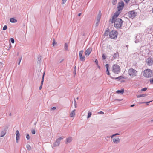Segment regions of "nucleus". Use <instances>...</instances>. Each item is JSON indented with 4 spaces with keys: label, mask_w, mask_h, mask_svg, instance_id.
<instances>
[{
    "label": "nucleus",
    "mask_w": 153,
    "mask_h": 153,
    "mask_svg": "<svg viewBox=\"0 0 153 153\" xmlns=\"http://www.w3.org/2000/svg\"><path fill=\"white\" fill-rule=\"evenodd\" d=\"M123 22L122 20L120 18L116 19L114 20L113 22L111 21V23H114V27L117 29H122V26Z\"/></svg>",
    "instance_id": "f257e3e1"
},
{
    "label": "nucleus",
    "mask_w": 153,
    "mask_h": 153,
    "mask_svg": "<svg viewBox=\"0 0 153 153\" xmlns=\"http://www.w3.org/2000/svg\"><path fill=\"white\" fill-rule=\"evenodd\" d=\"M143 74L146 77H151L153 75V71L149 69H147L143 71Z\"/></svg>",
    "instance_id": "f03ea898"
},
{
    "label": "nucleus",
    "mask_w": 153,
    "mask_h": 153,
    "mask_svg": "<svg viewBox=\"0 0 153 153\" xmlns=\"http://www.w3.org/2000/svg\"><path fill=\"white\" fill-rule=\"evenodd\" d=\"M112 70L115 74H118L120 72V66L117 64L113 65L112 67Z\"/></svg>",
    "instance_id": "7ed1b4c3"
},
{
    "label": "nucleus",
    "mask_w": 153,
    "mask_h": 153,
    "mask_svg": "<svg viewBox=\"0 0 153 153\" xmlns=\"http://www.w3.org/2000/svg\"><path fill=\"white\" fill-rule=\"evenodd\" d=\"M118 34V33L117 31L112 30L109 32V35L110 38L115 39L117 38Z\"/></svg>",
    "instance_id": "20e7f679"
},
{
    "label": "nucleus",
    "mask_w": 153,
    "mask_h": 153,
    "mask_svg": "<svg viewBox=\"0 0 153 153\" xmlns=\"http://www.w3.org/2000/svg\"><path fill=\"white\" fill-rule=\"evenodd\" d=\"M64 137H61L57 139L56 141L53 143V146L56 147L59 146L60 144L61 141L63 139Z\"/></svg>",
    "instance_id": "39448f33"
},
{
    "label": "nucleus",
    "mask_w": 153,
    "mask_h": 153,
    "mask_svg": "<svg viewBox=\"0 0 153 153\" xmlns=\"http://www.w3.org/2000/svg\"><path fill=\"white\" fill-rule=\"evenodd\" d=\"M137 12H135L134 10H132L128 12V16L129 18H133L137 16Z\"/></svg>",
    "instance_id": "423d86ee"
},
{
    "label": "nucleus",
    "mask_w": 153,
    "mask_h": 153,
    "mask_svg": "<svg viewBox=\"0 0 153 153\" xmlns=\"http://www.w3.org/2000/svg\"><path fill=\"white\" fill-rule=\"evenodd\" d=\"M125 5L123 1H121L118 3L117 6L118 10L119 11L121 12L123 8Z\"/></svg>",
    "instance_id": "0eeeda50"
},
{
    "label": "nucleus",
    "mask_w": 153,
    "mask_h": 153,
    "mask_svg": "<svg viewBox=\"0 0 153 153\" xmlns=\"http://www.w3.org/2000/svg\"><path fill=\"white\" fill-rule=\"evenodd\" d=\"M137 71L132 68H131L128 71V74L130 76H136Z\"/></svg>",
    "instance_id": "6e6552de"
},
{
    "label": "nucleus",
    "mask_w": 153,
    "mask_h": 153,
    "mask_svg": "<svg viewBox=\"0 0 153 153\" xmlns=\"http://www.w3.org/2000/svg\"><path fill=\"white\" fill-rule=\"evenodd\" d=\"M83 51L82 50L79 51V60L83 62L85 60V56H82Z\"/></svg>",
    "instance_id": "1a4fd4ad"
},
{
    "label": "nucleus",
    "mask_w": 153,
    "mask_h": 153,
    "mask_svg": "<svg viewBox=\"0 0 153 153\" xmlns=\"http://www.w3.org/2000/svg\"><path fill=\"white\" fill-rule=\"evenodd\" d=\"M121 12L119 11L118 10L115 12L112 16L111 20L112 22H113L114 20L116 19H117V18L118 16Z\"/></svg>",
    "instance_id": "9d476101"
},
{
    "label": "nucleus",
    "mask_w": 153,
    "mask_h": 153,
    "mask_svg": "<svg viewBox=\"0 0 153 153\" xmlns=\"http://www.w3.org/2000/svg\"><path fill=\"white\" fill-rule=\"evenodd\" d=\"M110 77L113 79L116 80L117 81H120L121 79H126L127 78L126 77L123 76H120L117 77H114L111 76H110Z\"/></svg>",
    "instance_id": "9b49d317"
},
{
    "label": "nucleus",
    "mask_w": 153,
    "mask_h": 153,
    "mask_svg": "<svg viewBox=\"0 0 153 153\" xmlns=\"http://www.w3.org/2000/svg\"><path fill=\"white\" fill-rule=\"evenodd\" d=\"M147 63L149 65H152L153 60L152 58L149 57L147 59Z\"/></svg>",
    "instance_id": "f8f14e48"
},
{
    "label": "nucleus",
    "mask_w": 153,
    "mask_h": 153,
    "mask_svg": "<svg viewBox=\"0 0 153 153\" xmlns=\"http://www.w3.org/2000/svg\"><path fill=\"white\" fill-rule=\"evenodd\" d=\"M20 134L18 130L16 131V142L17 143H18L19 140H20Z\"/></svg>",
    "instance_id": "ddd939ff"
},
{
    "label": "nucleus",
    "mask_w": 153,
    "mask_h": 153,
    "mask_svg": "<svg viewBox=\"0 0 153 153\" xmlns=\"http://www.w3.org/2000/svg\"><path fill=\"white\" fill-rule=\"evenodd\" d=\"M92 51V48H89L85 51V55L86 56H89Z\"/></svg>",
    "instance_id": "4468645a"
},
{
    "label": "nucleus",
    "mask_w": 153,
    "mask_h": 153,
    "mask_svg": "<svg viewBox=\"0 0 153 153\" xmlns=\"http://www.w3.org/2000/svg\"><path fill=\"white\" fill-rule=\"evenodd\" d=\"M72 140V138L71 137H69L68 138L66 139V140L65 141V143L67 144L71 142Z\"/></svg>",
    "instance_id": "2eb2a0df"
},
{
    "label": "nucleus",
    "mask_w": 153,
    "mask_h": 153,
    "mask_svg": "<svg viewBox=\"0 0 153 153\" xmlns=\"http://www.w3.org/2000/svg\"><path fill=\"white\" fill-rule=\"evenodd\" d=\"M124 90L123 88L121 89V90H118L116 91V93L117 94H123L124 92Z\"/></svg>",
    "instance_id": "dca6fc26"
},
{
    "label": "nucleus",
    "mask_w": 153,
    "mask_h": 153,
    "mask_svg": "<svg viewBox=\"0 0 153 153\" xmlns=\"http://www.w3.org/2000/svg\"><path fill=\"white\" fill-rule=\"evenodd\" d=\"M101 11L100 10L99 12V13L97 15V21H98V22H100L101 17Z\"/></svg>",
    "instance_id": "f3484780"
},
{
    "label": "nucleus",
    "mask_w": 153,
    "mask_h": 153,
    "mask_svg": "<svg viewBox=\"0 0 153 153\" xmlns=\"http://www.w3.org/2000/svg\"><path fill=\"white\" fill-rule=\"evenodd\" d=\"M113 141L114 143H118L120 141V140L119 138L117 139L114 138L113 139Z\"/></svg>",
    "instance_id": "a211bd4d"
},
{
    "label": "nucleus",
    "mask_w": 153,
    "mask_h": 153,
    "mask_svg": "<svg viewBox=\"0 0 153 153\" xmlns=\"http://www.w3.org/2000/svg\"><path fill=\"white\" fill-rule=\"evenodd\" d=\"M110 31V30L109 28H107L105 32L103 34V36H108V33Z\"/></svg>",
    "instance_id": "6ab92c4d"
},
{
    "label": "nucleus",
    "mask_w": 153,
    "mask_h": 153,
    "mask_svg": "<svg viewBox=\"0 0 153 153\" xmlns=\"http://www.w3.org/2000/svg\"><path fill=\"white\" fill-rule=\"evenodd\" d=\"M10 21L12 23H15L17 22V20L14 18H11L10 19Z\"/></svg>",
    "instance_id": "aec40b11"
},
{
    "label": "nucleus",
    "mask_w": 153,
    "mask_h": 153,
    "mask_svg": "<svg viewBox=\"0 0 153 153\" xmlns=\"http://www.w3.org/2000/svg\"><path fill=\"white\" fill-rule=\"evenodd\" d=\"M119 56V54L118 52L116 53H114L113 56V58L114 59H116L117 57Z\"/></svg>",
    "instance_id": "412c9836"
},
{
    "label": "nucleus",
    "mask_w": 153,
    "mask_h": 153,
    "mask_svg": "<svg viewBox=\"0 0 153 153\" xmlns=\"http://www.w3.org/2000/svg\"><path fill=\"white\" fill-rule=\"evenodd\" d=\"M45 73V71H44L43 74L42 76V80H41V85H43V82H44V78Z\"/></svg>",
    "instance_id": "4be33fe9"
},
{
    "label": "nucleus",
    "mask_w": 153,
    "mask_h": 153,
    "mask_svg": "<svg viewBox=\"0 0 153 153\" xmlns=\"http://www.w3.org/2000/svg\"><path fill=\"white\" fill-rule=\"evenodd\" d=\"M75 110L74 109L71 112L70 114V117H74V116L75 115Z\"/></svg>",
    "instance_id": "5701e85b"
},
{
    "label": "nucleus",
    "mask_w": 153,
    "mask_h": 153,
    "mask_svg": "<svg viewBox=\"0 0 153 153\" xmlns=\"http://www.w3.org/2000/svg\"><path fill=\"white\" fill-rule=\"evenodd\" d=\"M41 56H39V57H38V61L37 63L39 64H40L41 62Z\"/></svg>",
    "instance_id": "b1692460"
},
{
    "label": "nucleus",
    "mask_w": 153,
    "mask_h": 153,
    "mask_svg": "<svg viewBox=\"0 0 153 153\" xmlns=\"http://www.w3.org/2000/svg\"><path fill=\"white\" fill-rule=\"evenodd\" d=\"M147 95H148L147 94H141L138 95L137 96V98L143 97H145V96H147Z\"/></svg>",
    "instance_id": "393cba45"
},
{
    "label": "nucleus",
    "mask_w": 153,
    "mask_h": 153,
    "mask_svg": "<svg viewBox=\"0 0 153 153\" xmlns=\"http://www.w3.org/2000/svg\"><path fill=\"white\" fill-rule=\"evenodd\" d=\"M68 46L67 43H65V45H64L65 50L66 51H68Z\"/></svg>",
    "instance_id": "a878e982"
},
{
    "label": "nucleus",
    "mask_w": 153,
    "mask_h": 153,
    "mask_svg": "<svg viewBox=\"0 0 153 153\" xmlns=\"http://www.w3.org/2000/svg\"><path fill=\"white\" fill-rule=\"evenodd\" d=\"M152 101H153V100H152V101H148V102H140L139 103H140V104L146 103V105H149V103L151 102Z\"/></svg>",
    "instance_id": "bb28decb"
},
{
    "label": "nucleus",
    "mask_w": 153,
    "mask_h": 153,
    "mask_svg": "<svg viewBox=\"0 0 153 153\" xmlns=\"http://www.w3.org/2000/svg\"><path fill=\"white\" fill-rule=\"evenodd\" d=\"M76 71V66H75L74 67V72H73V74H74V77H75V76Z\"/></svg>",
    "instance_id": "cd10ccee"
},
{
    "label": "nucleus",
    "mask_w": 153,
    "mask_h": 153,
    "mask_svg": "<svg viewBox=\"0 0 153 153\" xmlns=\"http://www.w3.org/2000/svg\"><path fill=\"white\" fill-rule=\"evenodd\" d=\"M6 133V132L3 131L1 133L0 137H3L5 135Z\"/></svg>",
    "instance_id": "c85d7f7f"
},
{
    "label": "nucleus",
    "mask_w": 153,
    "mask_h": 153,
    "mask_svg": "<svg viewBox=\"0 0 153 153\" xmlns=\"http://www.w3.org/2000/svg\"><path fill=\"white\" fill-rule=\"evenodd\" d=\"M22 58V56H19V59L18 60V65H19L20 64Z\"/></svg>",
    "instance_id": "c756f323"
},
{
    "label": "nucleus",
    "mask_w": 153,
    "mask_h": 153,
    "mask_svg": "<svg viewBox=\"0 0 153 153\" xmlns=\"http://www.w3.org/2000/svg\"><path fill=\"white\" fill-rule=\"evenodd\" d=\"M92 115V113L91 112L89 111L88 113V114L87 117V118L88 119L90 118Z\"/></svg>",
    "instance_id": "7c9ffc66"
},
{
    "label": "nucleus",
    "mask_w": 153,
    "mask_h": 153,
    "mask_svg": "<svg viewBox=\"0 0 153 153\" xmlns=\"http://www.w3.org/2000/svg\"><path fill=\"white\" fill-rule=\"evenodd\" d=\"M117 2V0H112V3L113 5H114L116 4Z\"/></svg>",
    "instance_id": "2f4dec72"
},
{
    "label": "nucleus",
    "mask_w": 153,
    "mask_h": 153,
    "mask_svg": "<svg viewBox=\"0 0 153 153\" xmlns=\"http://www.w3.org/2000/svg\"><path fill=\"white\" fill-rule=\"evenodd\" d=\"M57 42L55 41V39L54 38L53 39V42L52 43V45L53 46H55V45H56Z\"/></svg>",
    "instance_id": "473e14b6"
},
{
    "label": "nucleus",
    "mask_w": 153,
    "mask_h": 153,
    "mask_svg": "<svg viewBox=\"0 0 153 153\" xmlns=\"http://www.w3.org/2000/svg\"><path fill=\"white\" fill-rule=\"evenodd\" d=\"M26 147L27 149L28 150H30L31 149V146L29 144H27V145Z\"/></svg>",
    "instance_id": "72a5a7b5"
},
{
    "label": "nucleus",
    "mask_w": 153,
    "mask_h": 153,
    "mask_svg": "<svg viewBox=\"0 0 153 153\" xmlns=\"http://www.w3.org/2000/svg\"><path fill=\"white\" fill-rule=\"evenodd\" d=\"M106 56L105 54H103L102 55V58L103 60H105L106 58Z\"/></svg>",
    "instance_id": "f704fd0d"
},
{
    "label": "nucleus",
    "mask_w": 153,
    "mask_h": 153,
    "mask_svg": "<svg viewBox=\"0 0 153 153\" xmlns=\"http://www.w3.org/2000/svg\"><path fill=\"white\" fill-rule=\"evenodd\" d=\"M109 66V65L108 64H106L105 65V67L106 68V70H109L110 68Z\"/></svg>",
    "instance_id": "c9c22d12"
},
{
    "label": "nucleus",
    "mask_w": 153,
    "mask_h": 153,
    "mask_svg": "<svg viewBox=\"0 0 153 153\" xmlns=\"http://www.w3.org/2000/svg\"><path fill=\"white\" fill-rule=\"evenodd\" d=\"M119 135V134L118 133H116L115 134H113L112 135H111L110 137H111V138H112L113 137L116 136L117 135Z\"/></svg>",
    "instance_id": "e433bc0d"
},
{
    "label": "nucleus",
    "mask_w": 153,
    "mask_h": 153,
    "mask_svg": "<svg viewBox=\"0 0 153 153\" xmlns=\"http://www.w3.org/2000/svg\"><path fill=\"white\" fill-rule=\"evenodd\" d=\"M150 84H153V78H150L149 79Z\"/></svg>",
    "instance_id": "4c0bfd02"
},
{
    "label": "nucleus",
    "mask_w": 153,
    "mask_h": 153,
    "mask_svg": "<svg viewBox=\"0 0 153 153\" xmlns=\"http://www.w3.org/2000/svg\"><path fill=\"white\" fill-rule=\"evenodd\" d=\"M26 138L27 140H29L30 139V136L28 133L26 134Z\"/></svg>",
    "instance_id": "58836bf2"
},
{
    "label": "nucleus",
    "mask_w": 153,
    "mask_h": 153,
    "mask_svg": "<svg viewBox=\"0 0 153 153\" xmlns=\"http://www.w3.org/2000/svg\"><path fill=\"white\" fill-rule=\"evenodd\" d=\"M10 41L12 43H14L15 42V40L14 38H10Z\"/></svg>",
    "instance_id": "ea45409f"
},
{
    "label": "nucleus",
    "mask_w": 153,
    "mask_h": 153,
    "mask_svg": "<svg viewBox=\"0 0 153 153\" xmlns=\"http://www.w3.org/2000/svg\"><path fill=\"white\" fill-rule=\"evenodd\" d=\"M147 89V88L146 87H145L142 88L141 89V91H145Z\"/></svg>",
    "instance_id": "a19ab883"
},
{
    "label": "nucleus",
    "mask_w": 153,
    "mask_h": 153,
    "mask_svg": "<svg viewBox=\"0 0 153 153\" xmlns=\"http://www.w3.org/2000/svg\"><path fill=\"white\" fill-rule=\"evenodd\" d=\"M7 26L6 25H5L4 26V27H3L2 30H7Z\"/></svg>",
    "instance_id": "79ce46f5"
},
{
    "label": "nucleus",
    "mask_w": 153,
    "mask_h": 153,
    "mask_svg": "<svg viewBox=\"0 0 153 153\" xmlns=\"http://www.w3.org/2000/svg\"><path fill=\"white\" fill-rule=\"evenodd\" d=\"M106 74H107L108 75H109V76H110V73L109 72V70H106Z\"/></svg>",
    "instance_id": "37998d69"
},
{
    "label": "nucleus",
    "mask_w": 153,
    "mask_h": 153,
    "mask_svg": "<svg viewBox=\"0 0 153 153\" xmlns=\"http://www.w3.org/2000/svg\"><path fill=\"white\" fill-rule=\"evenodd\" d=\"M9 45H10V46L9 47H8L7 48V49L8 50H9L11 48V44L10 42H9Z\"/></svg>",
    "instance_id": "c03bdc74"
},
{
    "label": "nucleus",
    "mask_w": 153,
    "mask_h": 153,
    "mask_svg": "<svg viewBox=\"0 0 153 153\" xmlns=\"http://www.w3.org/2000/svg\"><path fill=\"white\" fill-rule=\"evenodd\" d=\"M31 133L33 134H35L36 133V131L35 130H33L31 131Z\"/></svg>",
    "instance_id": "a18cd8bd"
},
{
    "label": "nucleus",
    "mask_w": 153,
    "mask_h": 153,
    "mask_svg": "<svg viewBox=\"0 0 153 153\" xmlns=\"http://www.w3.org/2000/svg\"><path fill=\"white\" fill-rule=\"evenodd\" d=\"M94 62L95 63L96 65L98 64V61L97 59H95L94 61Z\"/></svg>",
    "instance_id": "49530a36"
},
{
    "label": "nucleus",
    "mask_w": 153,
    "mask_h": 153,
    "mask_svg": "<svg viewBox=\"0 0 153 153\" xmlns=\"http://www.w3.org/2000/svg\"><path fill=\"white\" fill-rule=\"evenodd\" d=\"M130 0H124L125 3L128 4L129 3Z\"/></svg>",
    "instance_id": "de8ad7c7"
},
{
    "label": "nucleus",
    "mask_w": 153,
    "mask_h": 153,
    "mask_svg": "<svg viewBox=\"0 0 153 153\" xmlns=\"http://www.w3.org/2000/svg\"><path fill=\"white\" fill-rule=\"evenodd\" d=\"M66 0H62V4H64L65 3Z\"/></svg>",
    "instance_id": "09e8293b"
},
{
    "label": "nucleus",
    "mask_w": 153,
    "mask_h": 153,
    "mask_svg": "<svg viewBox=\"0 0 153 153\" xmlns=\"http://www.w3.org/2000/svg\"><path fill=\"white\" fill-rule=\"evenodd\" d=\"M100 22H98V21H97V22L95 24V27H97L98 26L99 23Z\"/></svg>",
    "instance_id": "8fccbe9b"
},
{
    "label": "nucleus",
    "mask_w": 153,
    "mask_h": 153,
    "mask_svg": "<svg viewBox=\"0 0 153 153\" xmlns=\"http://www.w3.org/2000/svg\"><path fill=\"white\" fill-rule=\"evenodd\" d=\"M56 109V108L55 107H52L51 109L52 110H54Z\"/></svg>",
    "instance_id": "3c124183"
},
{
    "label": "nucleus",
    "mask_w": 153,
    "mask_h": 153,
    "mask_svg": "<svg viewBox=\"0 0 153 153\" xmlns=\"http://www.w3.org/2000/svg\"><path fill=\"white\" fill-rule=\"evenodd\" d=\"M8 128V127L7 126H6L4 128V131H6L7 130Z\"/></svg>",
    "instance_id": "603ef678"
},
{
    "label": "nucleus",
    "mask_w": 153,
    "mask_h": 153,
    "mask_svg": "<svg viewBox=\"0 0 153 153\" xmlns=\"http://www.w3.org/2000/svg\"><path fill=\"white\" fill-rule=\"evenodd\" d=\"M123 99H115L114 101H121L123 100Z\"/></svg>",
    "instance_id": "864d4df0"
},
{
    "label": "nucleus",
    "mask_w": 153,
    "mask_h": 153,
    "mask_svg": "<svg viewBox=\"0 0 153 153\" xmlns=\"http://www.w3.org/2000/svg\"><path fill=\"white\" fill-rule=\"evenodd\" d=\"M98 114H104V112L103 111H100L98 112Z\"/></svg>",
    "instance_id": "5fc2aeb1"
},
{
    "label": "nucleus",
    "mask_w": 153,
    "mask_h": 153,
    "mask_svg": "<svg viewBox=\"0 0 153 153\" xmlns=\"http://www.w3.org/2000/svg\"><path fill=\"white\" fill-rule=\"evenodd\" d=\"M42 85H41L40 86L39 88V89L40 90L42 88Z\"/></svg>",
    "instance_id": "6e6d98bb"
},
{
    "label": "nucleus",
    "mask_w": 153,
    "mask_h": 153,
    "mask_svg": "<svg viewBox=\"0 0 153 153\" xmlns=\"http://www.w3.org/2000/svg\"><path fill=\"white\" fill-rule=\"evenodd\" d=\"M97 67H98V68L99 69H100V67L99 65H97Z\"/></svg>",
    "instance_id": "4d7b16f0"
},
{
    "label": "nucleus",
    "mask_w": 153,
    "mask_h": 153,
    "mask_svg": "<svg viewBox=\"0 0 153 153\" xmlns=\"http://www.w3.org/2000/svg\"><path fill=\"white\" fill-rule=\"evenodd\" d=\"M135 105V104H132L130 105V107H133Z\"/></svg>",
    "instance_id": "13d9d810"
},
{
    "label": "nucleus",
    "mask_w": 153,
    "mask_h": 153,
    "mask_svg": "<svg viewBox=\"0 0 153 153\" xmlns=\"http://www.w3.org/2000/svg\"><path fill=\"white\" fill-rule=\"evenodd\" d=\"M82 14V13H79L78 14V16H80Z\"/></svg>",
    "instance_id": "bf43d9fd"
},
{
    "label": "nucleus",
    "mask_w": 153,
    "mask_h": 153,
    "mask_svg": "<svg viewBox=\"0 0 153 153\" xmlns=\"http://www.w3.org/2000/svg\"><path fill=\"white\" fill-rule=\"evenodd\" d=\"M121 82H125V80H122L121 81Z\"/></svg>",
    "instance_id": "052dcab7"
},
{
    "label": "nucleus",
    "mask_w": 153,
    "mask_h": 153,
    "mask_svg": "<svg viewBox=\"0 0 153 153\" xmlns=\"http://www.w3.org/2000/svg\"><path fill=\"white\" fill-rule=\"evenodd\" d=\"M64 60V59H62L60 62V63H61L62 62V61H63Z\"/></svg>",
    "instance_id": "680f3d73"
},
{
    "label": "nucleus",
    "mask_w": 153,
    "mask_h": 153,
    "mask_svg": "<svg viewBox=\"0 0 153 153\" xmlns=\"http://www.w3.org/2000/svg\"><path fill=\"white\" fill-rule=\"evenodd\" d=\"M74 101H75V107H76V101H75V100H74Z\"/></svg>",
    "instance_id": "e2e57ef3"
},
{
    "label": "nucleus",
    "mask_w": 153,
    "mask_h": 153,
    "mask_svg": "<svg viewBox=\"0 0 153 153\" xmlns=\"http://www.w3.org/2000/svg\"><path fill=\"white\" fill-rule=\"evenodd\" d=\"M110 137H110V136H107V137H107V138H110Z\"/></svg>",
    "instance_id": "0e129e2a"
},
{
    "label": "nucleus",
    "mask_w": 153,
    "mask_h": 153,
    "mask_svg": "<svg viewBox=\"0 0 153 153\" xmlns=\"http://www.w3.org/2000/svg\"><path fill=\"white\" fill-rule=\"evenodd\" d=\"M11 116V113H10L9 114V116Z\"/></svg>",
    "instance_id": "69168bd1"
},
{
    "label": "nucleus",
    "mask_w": 153,
    "mask_h": 153,
    "mask_svg": "<svg viewBox=\"0 0 153 153\" xmlns=\"http://www.w3.org/2000/svg\"><path fill=\"white\" fill-rule=\"evenodd\" d=\"M150 122H153V119L152 120H151Z\"/></svg>",
    "instance_id": "338daca9"
},
{
    "label": "nucleus",
    "mask_w": 153,
    "mask_h": 153,
    "mask_svg": "<svg viewBox=\"0 0 153 153\" xmlns=\"http://www.w3.org/2000/svg\"><path fill=\"white\" fill-rule=\"evenodd\" d=\"M36 123H37V122H35V123L34 124V125H36Z\"/></svg>",
    "instance_id": "774afa93"
}]
</instances>
